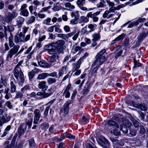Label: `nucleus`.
Returning <instances> with one entry per match:
<instances>
[{"instance_id": "f257e3e1", "label": "nucleus", "mask_w": 148, "mask_h": 148, "mask_svg": "<svg viewBox=\"0 0 148 148\" xmlns=\"http://www.w3.org/2000/svg\"><path fill=\"white\" fill-rule=\"evenodd\" d=\"M106 51V49H103L97 54L95 57L96 59L95 61L94 65H101L106 61L107 58L103 55Z\"/></svg>"}, {"instance_id": "f03ea898", "label": "nucleus", "mask_w": 148, "mask_h": 148, "mask_svg": "<svg viewBox=\"0 0 148 148\" xmlns=\"http://www.w3.org/2000/svg\"><path fill=\"white\" fill-rule=\"evenodd\" d=\"M21 64L19 63H18L15 67L13 72L14 75L16 79H18L19 77L20 79V82L23 84L25 80L24 78V75L21 70Z\"/></svg>"}, {"instance_id": "7ed1b4c3", "label": "nucleus", "mask_w": 148, "mask_h": 148, "mask_svg": "<svg viewBox=\"0 0 148 148\" xmlns=\"http://www.w3.org/2000/svg\"><path fill=\"white\" fill-rule=\"evenodd\" d=\"M19 48V45H15L14 47L9 50L7 54L6 60L8 61L12 58L13 56H14V57H16L18 56L17 52Z\"/></svg>"}, {"instance_id": "20e7f679", "label": "nucleus", "mask_w": 148, "mask_h": 148, "mask_svg": "<svg viewBox=\"0 0 148 148\" xmlns=\"http://www.w3.org/2000/svg\"><path fill=\"white\" fill-rule=\"evenodd\" d=\"M18 15V13L15 11L8 12V15L5 16L2 18L3 21L9 23H11L12 20L16 17Z\"/></svg>"}, {"instance_id": "39448f33", "label": "nucleus", "mask_w": 148, "mask_h": 148, "mask_svg": "<svg viewBox=\"0 0 148 148\" xmlns=\"http://www.w3.org/2000/svg\"><path fill=\"white\" fill-rule=\"evenodd\" d=\"M52 43V44L54 45L56 47L57 52L58 54L63 53V46L65 43L64 41L62 40H60L56 42Z\"/></svg>"}, {"instance_id": "423d86ee", "label": "nucleus", "mask_w": 148, "mask_h": 148, "mask_svg": "<svg viewBox=\"0 0 148 148\" xmlns=\"http://www.w3.org/2000/svg\"><path fill=\"white\" fill-rule=\"evenodd\" d=\"M123 124L121 125V130L125 134H126L128 132L127 127H129L131 125V122L126 119H123Z\"/></svg>"}, {"instance_id": "0eeeda50", "label": "nucleus", "mask_w": 148, "mask_h": 148, "mask_svg": "<svg viewBox=\"0 0 148 148\" xmlns=\"http://www.w3.org/2000/svg\"><path fill=\"white\" fill-rule=\"evenodd\" d=\"M45 49L47 51V53L49 54H56V52L57 51L56 47L52 44V43L45 45Z\"/></svg>"}, {"instance_id": "6e6552de", "label": "nucleus", "mask_w": 148, "mask_h": 148, "mask_svg": "<svg viewBox=\"0 0 148 148\" xmlns=\"http://www.w3.org/2000/svg\"><path fill=\"white\" fill-rule=\"evenodd\" d=\"M27 5L26 3L23 4L21 6L20 9V14L24 17H27L29 16V13L27 9Z\"/></svg>"}, {"instance_id": "1a4fd4ad", "label": "nucleus", "mask_w": 148, "mask_h": 148, "mask_svg": "<svg viewBox=\"0 0 148 148\" xmlns=\"http://www.w3.org/2000/svg\"><path fill=\"white\" fill-rule=\"evenodd\" d=\"M72 103V102L71 100L67 101L61 108V111L62 112H64L66 114H67L69 111V105Z\"/></svg>"}, {"instance_id": "9d476101", "label": "nucleus", "mask_w": 148, "mask_h": 148, "mask_svg": "<svg viewBox=\"0 0 148 148\" xmlns=\"http://www.w3.org/2000/svg\"><path fill=\"white\" fill-rule=\"evenodd\" d=\"M11 119V116L7 114H5L0 119V126H2L4 123L8 122Z\"/></svg>"}, {"instance_id": "9b49d317", "label": "nucleus", "mask_w": 148, "mask_h": 148, "mask_svg": "<svg viewBox=\"0 0 148 148\" xmlns=\"http://www.w3.org/2000/svg\"><path fill=\"white\" fill-rule=\"evenodd\" d=\"M48 91H49V92H38L36 94V97L37 96H40L39 99H41L42 98H47L52 95V93L50 92V90L48 89Z\"/></svg>"}, {"instance_id": "f8f14e48", "label": "nucleus", "mask_w": 148, "mask_h": 148, "mask_svg": "<svg viewBox=\"0 0 148 148\" xmlns=\"http://www.w3.org/2000/svg\"><path fill=\"white\" fill-rule=\"evenodd\" d=\"M24 37L25 35L23 34L22 32H20L18 35L15 36V40L17 42H24Z\"/></svg>"}, {"instance_id": "ddd939ff", "label": "nucleus", "mask_w": 148, "mask_h": 148, "mask_svg": "<svg viewBox=\"0 0 148 148\" xmlns=\"http://www.w3.org/2000/svg\"><path fill=\"white\" fill-rule=\"evenodd\" d=\"M89 17H92V14L91 13H88L86 16H81L79 21V23H82L88 22L89 21L88 18Z\"/></svg>"}, {"instance_id": "4468645a", "label": "nucleus", "mask_w": 148, "mask_h": 148, "mask_svg": "<svg viewBox=\"0 0 148 148\" xmlns=\"http://www.w3.org/2000/svg\"><path fill=\"white\" fill-rule=\"evenodd\" d=\"M38 87L39 89H41L42 91L45 92L48 89V86L47 85L45 81H42L39 83Z\"/></svg>"}, {"instance_id": "2eb2a0df", "label": "nucleus", "mask_w": 148, "mask_h": 148, "mask_svg": "<svg viewBox=\"0 0 148 148\" xmlns=\"http://www.w3.org/2000/svg\"><path fill=\"white\" fill-rule=\"evenodd\" d=\"M27 127V125L24 123L21 124L18 127V131L20 135L23 134L25 132Z\"/></svg>"}, {"instance_id": "dca6fc26", "label": "nucleus", "mask_w": 148, "mask_h": 148, "mask_svg": "<svg viewBox=\"0 0 148 148\" xmlns=\"http://www.w3.org/2000/svg\"><path fill=\"white\" fill-rule=\"evenodd\" d=\"M59 57L58 55L56 54L53 55L51 56L49 61L53 64V63L56 62L58 64L59 63Z\"/></svg>"}, {"instance_id": "f3484780", "label": "nucleus", "mask_w": 148, "mask_h": 148, "mask_svg": "<svg viewBox=\"0 0 148 148\" xmlns=\"http://www.w3.org/2000/svg\"><path fill=\"white\" fill-rule=\"evenodd\" d=\"M84 59V58L83 57H81L77 62L73 68V72L77 70L79 68L81 63L83 62Z\"/></svg>"}, {"instance_id": "a211bd4d", "label": "nucleus", "mask_w": 148, "mask_h": 148, "mask_svg": "<svg viewBox=\"0 0 148 148\" xmlns=\"http://www.w3.org/2000/svg\"><path fill=\"white\" fill-rule=\"evenodd\" d=\"M17 25L19 27H21L25 19L23 17L19 16L16 19Z\"/></svg>"}, {"instance_id": "6ab92c4d", "label": "nucleus", "mask_w": 148, "mask_h": 148, "mask_svg": "<svg viewBox=\"0 0 148 148\" xmlns=\"http://www.w3.org/2000/svg\"><path fill=\"white\" fill-rule=\"evenodd\" d=\"M10 89L8 88H5L4 90V93L5 94L4 96V98L8 100L10 98L12 97V95L9 92Z\"/></svg>"}, {"instance_id": "aec40b11", "label": "nucleus", "mask_w": 148, "mask_h": 148, "mask_svg": "<svg viewBox=\"0 0 148 148\" xmlns=\"http://www.w3.org/2000/svg\"><path fill=\"white\" fill-rule=\"evenodd\" d=\"M16 86L13 81H11L10 83V92L11 93L15 92L16 90Z\"/></svg>"}, {"instance_id": "412c9836", "label": "nucleus", "mask_w": 148, "mask_h": 148, "mask_svg": "<svg viewBox=\"0 0 148 148\" xmlns=\"http://www.w3.org/2000/svg\"><path fill=\"white\" fill-rule=\"evenodd\" d=\"M94 3L96 4L97 7L99 8H103L105 6V5L104 4L106 3L104 0H97L96 2Z\"/></svg>"}, {"instance_id": "4be33fe9", "label": "nucleus", "mask_w": 148, "mask_h": 148, "mask_svg": "<svg viewBox=\"0 0 148 148\" xmlns=\"http://www.w3.org/2000/svg\"><path fill=\"white\" fill-rule=\"evenodd\" d=\"M48 76L49 74L48 73H43L39 74L37 77V79L39 80L44 79Z\"/></svg>"}, {"instance_id": "5701e85b", "label": "nucleus", "mask_w": 148, "mask_h": 148, "mask_svg": "<svg viewBox=\"0 0 148 148\" xmlns=\"http://www.w3.org/2000/svg\"><path fill=\"white\" fill-rule=\"evenodd\" d=\"M148 35L147 33H145L144 32L140 33L138 36L137 38L139 41H142Z\"/></svg>"}, {"instance_id": "b1692460", "label": "nucleus", "mask_w": 148, "mask_h": 148, "mask_svg": "<svg viewBox=\"0 0 148 148\" xmlns=\"http://www.w3.org/2000/svg\"><path fill=\"white\" fill-rule=\"evenodd\" d=\"M72 18H74L76 19H78L79 17V14L78 11H76L72 12L71 13Z\"/></svg>"}, {"instance_id": "393cba45", "label": "nucleus", "mask_w": 148, "mask_h": 148, "mask_svg": "<svg viewBox=\"0 0 148 148\" xmlns=\"http://www.w3.org/2000/svg\"><path fill=\"white\" fill-rule=\"evenodd\" d=\"M110 13L109 12L108 10H106L102 15V17L104 18L109 19L112 17L113 14H109V13Z\"/></svg>"}, {"instance_id": "a878e982", "label": "nucleus", "mask_w": 148, "mask_h": 148, "mask_svg": "<svg viewBox=\"0 0 148 148\" xmlns=\"http://www.w3.org/2000/svg\"><path fill=\"white\" fill-rule=\"evenodd\" d=\"M13 36L11 35L8 38L9 45L10 48L14 47L15 45H15L13 41Z\"/></svg>"}, {"instance_id": "bb28decb", "label": "nucleus", "mask_w": 148, "mask_h": 148, "mask_svg": "<svg viewBox=\"0 0 148 148\" xmlns=\"http://www.w3.org/2000/svg\"><path fill=\"white\" fill-rule=\"evenodd\" d=\"M89 116L88 115H87L86 116H83L82 117V124L85 125L88 123L89 121Z\"/></svg>"}, {"instance_id": "cd10ccee", "label": "nucleus", "mask_w": 148, "mask_h": 148, "mask_svg": "<svg viewBox=\"0 0 148 148\" xmlns=\"http://www.w3.org/2000/svg\"><path fill=\"white\" fill-rule=\"evenodd\" d=\"M81 49V47L74 45L72 47L71 52L73 54L75 53L77 51L80 50Z\"/></svg>"}, {"instance_id": "c85d7f7f", "label": "nucleus", "mask_w": 148, "mask_h": 148, "mask_svg": "<svg viewBox=\"0 0 148 148\" xmlns=\"http://www.w3.org/2000/svg\"><path fill=\"white\" fill-rule=\"evenodd\" d=\"M89 30L90 29L88 27L87 25H86L82 28L81 31V33L82 34H84L85 33L86 34H88L90 32V30Z\"/></svg>"}, {"instance_id": "c756f323", "label": "nucleus", "mask_w": 148, "mask_h": 148, "mask_svg": "<svg viewBox=\"0 0 148 148\" xmlns=\"http://www.w3.org/2000/svg\"><path fill=\"white\" fill-rule=\"evenodd\" d=\"M108 124L109 125L117 128H119V125L117 123L112 120H110L108 121Z\"/></svg>"}, {"instance_id": "7c9ffc66", "label": "nucleus", "mask_w": 148, "mask_h": 148, "mask_svg": "<svg viewBox=\"0 0 148 148\" xmlns=\"http://www.w3.org/2000/svg\"><path fill=\"white\" fill-rule=\"evenodd\" d=\"M92 41H97L100 39L101 36L99 34L95 33L92 35Z\"/></svg>"}, {"instance_id": "2f4dec72", "label": "nucleus", "mask_w": 148, "mask_h": 148, "mask_svg": "<svg viewBox=\"0 0 148 148\" xmlns=\"http://www.w3.org/2000/svg\"><path fill=\"white\" fill-rule=\"evenodd\" d=\"M89 89L90 88L89 86L87 85L85 86L84 88L82 90V92L84 95H86L89 92Z\"/></svg>"}, {"instance_id": "473e14b6", "label": "nucleus", "mask_w": 148, "mask_h": 148, "mask_svg": "<svg viewBox=\"0 0 148 148\" xmlns=\"http://www.w3.org/2000/svg\"><path fill=\"white\" fill-rule=\"evenodd\" d=\"M62 6L59 3H56V5L52 8V10L54 11H58L61 10L62 8Z\"/></svg>"}, {"instance_id": "72a5a7b5", "label": "nucleus", "mask_w": 148, "mask_h": 148, "mask_svg": "<svg viewBox=\"0 0 148 148\" xmlns=\"http://www.w3.org/2000/svg\"><path fill=\"white\" fill-rule=\"evenodd\" d=\"M47 82L48 84L49 85H51L52 84L55 83L56 82V80L54 78H49L47 79Z\"/></svg>"}, {"instance_id": "f704fd0d", "label": "nucleus", "mask_w": 148, "mask_h": 148, "mask_svg": "<svg viewBox=\"0 0 148 148\" xmlns=\"http://www.w3.org/2000/svg\"><path fill=\"white\" fill-rule=\"evenodd\" d=\"M64 5L65 7L66 8H69L73 9L75 8L74 6L73 5H71V3L69 2L64 3Z\"/></svg>"}, {"instance_id": "c9c22d12", "label": "nucleus", "mask_w": 148, "mask_h": 148, "mask_svg": "<svg viewBox=\"0 0 148 148\" xmlns=\"http://www.w3.org/2000/svg\"><path fill=\"white\" fill-rule=\"evenodd\" d=\"M88 27L90 29V32L93 31L97 27V25L96 24H89L87 25Z\"/></svg>"}, {"instance_id": "e433bc0d", "label": "nucleus", "mask_w": 148, "mask_h": 148, "mask_svg": "<svg viewBox=\"0 0 148 148\" xmlns=\"http://www.w3.org/2000/svg\"><path fill=\"white\" fill-rule=\"evenodd\" d=\"M30 89V86L28 85H27L24 86L21 89V91L22 92L24 93L27 90H29Z\"/></svg>"}, {"instance_id": "4c0bfd02", "label": "nucleus", "mask_w": 148, "mask_h": 148, "mask_svg": "<svg viewBox=\"0 0 148 148\" xmlns=\"http://www.w3.org/2000/svg\"><path fill=\"white\" fill-rule=\"evenodd\" d=\"M51 19L50 18H48L45 19L42 22V23L43 24L47 25H50L51 24L50 23L51 22Z\"/></svg>"}, {"instance_id": "58836bf2", "label": "nucleus", "mask_w": 148, "mask_h": 148, "mask_svg": "<svg viewBox=\"0 0 148 148\" xmlns=\"http://www.w3.org/2000/svg\"><path fill=\"white\" fill-rule=\"evenodd\" d=\"M95 63V62H93V63L92 64V66H96L92 70V74H94L97 73V71L98 70V68L101 65H94Z\"/></svg>"}, {"instance_id": "ea45409f", "label": "nucleus", "mask_w": 148, "mask_h": 148, "mask_svg": "<svg viewBox=\"0 0 148 148\" xmlns=\"http://www.w3.org/2000/svg\"><path fill=\"white\" fill-rule=\"evenodd\" d=\"M29 146L30 147H34L36 146L35 143L33 138L30 139L29 141Z\"/></svg>"}, {"instance_id": "a19ab883", "label": "nucleus", "mask_w": 148, "mask_h": 148, "mask_svg": "<svg viewBox=\"0 0 148 148\" xmlns=\"http://www.w3.org/2000/svg\"><path fill=\"white\" fill-rule=\"evenodd\" d=\"M35 17L34 16H31L27 22V24H30L34 23L35 21Z\"/></svg>"}, {"instance_id": "79ce46f5", "label": "nucleus", "mask_w": 148, "mask_h": 148, "mask_svg": "<svg viewBox=\"0 0 148 148\" xmlns=\"http://www.w3.org/2000/svg\"><path fill=\"white\" fill-rule=\"evenodd\" d=\"M23 94L20 91H18L16 92L15 98L16 99H22L23 97Z\"/></svg>"}, {"instance_id": "37998d69", "label": "nucleus", "mask_w": 148, "mask_h": 148, "mask_svg": "<svg viewBox=\"0 0 148 148\" xmlns=\"http://www.w3.org/2000/svg\"><path fill=\"white\" fill-rule=\"evenodd\" d=\"M26 95L27 97L28 98H32L33 97L36 98H37V97H36V93L34 92H32L30 94L27 93V94Z\"/></svg>"}, {"instance_id": "c03bdc74", "label": "nucleus", "mask_w": 148, "mask_h": 148, "mask_svg": "<svg viewBox=\"0 0 148 148\" xmlns=\"http://www.w3.org/2000/svg\"><path fill=\"white\" fill-rule=\"evenodd\" d=\"M16 137V136L14 135L13 137L10 145L11 147V148H13L14 145Z\"/></svg>"}, {"instance_id": "a18cd8bd", "label": "nucleus", "mask_w": 148, "mask_h": 148, "mask_svg": "<svg viewBox=\"0 0 148 148\" xmlns=\"http://www.w3.org/2000/svg\"><path fill=\"white\" fill-rule=\"evenodd\" d=\"M145 20L146 19L145 18H141V17H139L138 18V20L135 21V22L136 23V25H137L139 23L143 22L145 21Z\"/></svg>"}, {"instance_id": "49530a36", "label": "nucleus", "mask_w": 148, "mask_h": 148, "mask_svg": "<svg viewBox=\"0 0 148 148\" xmlns=\"http://www.w3.org/2000/svg\"><path fill=\"white\" fill-rule=\"evenodd\" d=\"M40 26L39 24H38L36 26L34 29L33 30L32 33V35L36 36L38 33V28Z\"/></svg>"}, {"instance_id": "de8ad7c7", "label": "nucleus", "mask_w": 148, "mask_h": 148, "mask_svg": "<svg viewBox=\"0 0 148 148\" xmlns=\"http://www.w3.org/2000/svg\"><path fill=\"white\" fill-rule=\"evenodd\" d=\"M120 131L119 128H116L114 129L113 132V134L116 136L120 135Z\"/></svg>"}, {"instance_id": "09e8293b", "label": "nucleus", "mask_w": 148, "mask_h": 148, "mask_svg": "<svg viewBox=\"0 0 148 148\" xmlns=\"http://www.w3.org/2000/svg\"><path fill=\"white\" fill-rule=\"evenodd\" d=\"M48 127V124L46 122L44 123L41 125V128L43 130L47 129Z\"/></svg>"}, {"instance_id": "8fccbe9b", "label": "nucleus", "mask_w": 148, "mask_h": 148, "mask_svg": "<svg viewBox=\"0 0 148 148\" xmlns=\"http://www.w3.org/2000/svg\"><path fill=\"white\" fill-rule=\"evenodd\" d=\"M66 67L63 66L59 71V74L60 76H62L66 71Z\"/></svg>"}, {"instance_id": "3c124183", "label": "nucleus", "mask_w": 148, "mask_h": 148, "mask_svg": "<svg viewBox=\"0 0 148 148\" xmlns=\"http://www.w3.org/2000/svg\"><path fill=\"white\" fill-rule=\"evenodd\" d=\"M123 45L125 47L128 46L129 45V38L125 39L123 43Z\"/></svg>"}, {"instance_id": "603ef678", "label": "nucleus", "mask_w": 148, "mask_h": 148, "mask_svg": "<svg viewBox=\"0 0 148 148\" xmlns=\"http://www.w3.org/2000/svg\"><path fill=\"white\" fill-rule=\"evenodd\" d=\"M34 112L35 115L34 116H40L41 114H40V111L38 109H35Z\"/></svg>"}, {"instance_id": "864d4df0", "label": "nucleus", "mask_w": 148, "mask_h": 148, "mask_svg": "<svg viewBox=\"0 0 148 148\" xmlns=\"http://www.w3.org/2000/svg\"><path fill=\"white\" fill-rule=\"evenodd\" d=\"M138 108H140L142 110H146L147 109V106L145 104H140Z\"/></svg>"}, {"instance_id": "5fc2aeb1", "label": "nucleus", "mask_w": 148, "mask_h": 148, "mask_svg": "<svg viewBox=\"0 0 148 148\" xmlns=\"http://www.w3.org/2000/svg\"><path fill=\"white\" fill-rule=\"evenodd\" d=\"M146 132V130L144 127L142 126H140V130L139 131V133L141 134H144Z\"/></svg>"}, {"instance_id": "6e6d98bb", "label": "nucleus", "mask_w": 148, "mask_h": 148, "mask_svg": "<svg viewBox=\"0 0 148 148\" xmlns=\"http://www.w3.org/2000/svg\"><path fill=\"white\" fill-rule=\"evenodd\" d=\"M131 121L132 122L135 127H138V122L137 121L134 119H131Z\"/></svg>"}, {"instance_id": "4d7b16f0", "label": "nucleus", "mask_w": 148, "mask_h": 148, "mask_svg": "<svg viewBox=\"0 0 148 148\" xmlns=\"http://www.w3.org/2000/svg\"><path fill=\"white\" fill-rule=\"evenodd\" d=\"M85 0H78L77 2V4L78 6H80L85 3Z\"/></svg>"}, {"instance_id": "13d9d810", "label": "nucleus", "mask_w": 148, "mask_h": 148, "mask_svg": "<svg viewBox=\"0 0 148 148\" xmlns=\"http://www.w3.org/2000/svg\"><path fill=\"white\" fill-rule=\"evenodd\" d=\"M54 28H55V30L56 32H58V33H60L61 32V30L60 29L59 27L56 25H53Z\"/></svg>"}, {"instance_id": "bf43d9fd", "label": "nucleus", "mask_w": 148, "mask_h": 148, "mask_svg": "<svg viewBox=\"0 0 148 148\" xmlns=\"http://www.w3.org/2000/svg\"><path fill=\"white\" fill-rule=\"evenodd\" d=\"M57 36L59 37L62 38L63 39H66L67 38V36L65 35L62 34H58Z\"/></svg>"}, {"instance_id": "052dcab7", "label": "nucleus", "mask_w": 148, "mask_h": 148, "mask_svg": "<svg viewBox=\"0 0 148 148\" xmlns=\"http://www.w3.org/2000/svg\"><path fill=\"white\" fill-rule=\"evenodd\" d=\"M40 116H34V124H37L38 123Z\"/></svg>"}, {"instance_id": "680f3d73", "label": "nucleus", "mask_w": 148, "mask_h": 148, "mask_svg": "<svg viewBox=\"0 0 148 148\" xmlns=\"http://www.w3.org/2000/svg\"><path fill=\"white\" fill-rule=\"evenodd\" d=\"M125 35L124 34H122L116 37L117 40L119 41L122 40L125 38Z\"/></svg>"}, {"instance_id": "e2e57ef3", "label": "nucleus", "mask_w": 148, "mask_h": 148, "mask_svg": "<svg viewBox=\"0 0 148 148\" xmlns=\"http://www.w3.org/2000/svg\"><path fill=\"white\" fill-rule=\"evenodd\" d=\"M50 108V106H49L46 108V109L45 110L44 113L43 114V115H44V116H47L48 114L49 110V109Z\"/></svg>"}, {"instance_id": "0e129e2a", "label": "nucleus", "mask_w": 148, "mask_h": 148, "mask_svg": "<svg viewBox=\"0 0 148 148\" xmlns=\"http://www.w3.org/2000/svg\"><path fill=\"white\" fill-rule=\"evenodd\" d=\"M46 38V36L45 35H40L38 39V41H40L42 42V41L44 40Z\"/></svg>"}, {"instance_id": "69168bd1", "label": "nucleus", "mask_w": 148, "mask_h": 148, "mask_svg": "<svg viewBox=\"0 0 148 148\" xmlns=\"http://www.w3.org/2000/svg\"><path fill=\"white\" fill-rule=\"evenodd\" d=\"M14 8V6L12 4H9L7 6V9L10 11H12Z\"/></svg>"}, {"instance_id": "338daca9", "label": "nucleus", "mask_w": 148, "mask_h": 148, "mask_svg": "<svg viewBox=\"0 0 148 148\" xmlns=\"http://www.w3.org/2000/svg\"><path fill=\"white\" fill-rule=\"evenodd\" d=\"M66 134V137L71 140H72L74 139L75 137V136L71 134Z\"/></svg>"}, {"instance_id": "774afa93", "label": "nucleus", "mask_w": 148, "mask_h": 148, "mask_svg": "<svg viewBox=\"0 0 148 148\" xmlns=\"http://www.w3.org/2000/svg\"><path fill=\"white\" fill-rule=\"evenodd\" d=\"M123 52V51L121 49L119 51L117 52L115 55V58L116 59V60L118 58V57L120 56L121 54Z\"/></svg>"}]
</instances>
